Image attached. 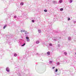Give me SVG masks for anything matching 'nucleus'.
<instances>
[{"label": "nucleus", "mask_w": 76, "mask_h": 76, "mask_svg": "<svg viewBox=\"0 0 76 76\" xmlns=\"http://www.w3.org/2000/svg\"><path fill=\"white\" fill-rule=\"evenodd\" d=\"M75 54L76 55V52L75 53Z\"/></svg>", "instance_id": "nucleus-35"}, {"label": "nucleus", "mask_w": 76, "mask_h": 76, "mask_svg": "<svg viewBox=\"0 0 76 76\" xmlns=\"http://www.w3.org/2000/svg\"><path fill=\"white\" fill-rule=\"evenodd\" d=\"M70 20V18H69L68 19V20Z\"/></svg>", "instance_id": "nucleus-28"}, {"label": "nucleus", "mask_w": 76, "mask_h": 76, "mask_svg": "<svg viewBox=\"0 0 76 76\" xmlns=\"http://www.w3.org/2000/svg\"><path fill=\"white\" fill-rule=\"evenodd\" d=\"M36 43L37 44H39V41H37L36 42Z\"/></svg>", "instance_id": "nucleus-12"}, {"label": "nucleus", "mask_w": 76, "mask_h": 76, "mask_svg": "<svg viewBox=\"0 0 76 76\" xmlns=\"http://www.w3.org/2000/svg\"><path fill=\"white\" fill-rule=\"evenodd\" d=\"M20 32H25V30H22L20 31Z\"/></svg>", "instance_id": "nucleus-22"}, {"label": "nucleus", "mask_w": 76, "mask_h": 76, "mask_svg": "<svg viewBox=\"0 0 76 76\" xmlns=\"http://www.w3.org/2000/svg\"><path fill=\"white\" fill-rule=\"evenodd\" d=\"M59 45L58 46V47H59Z\"/></svg>", "instance_id": "nucleus-37"}, {"label": "nucleus", "mask_w": 76, "mask_h": 76, "mask_svg": "<svg viewBox=\"0 0 76 76\" xmlns=\"http://www.w3.org/2000/svg\"><path fill=\"white\" fill-rule=\"evenodd\" d=\"M72 1H73L72 0H69V3H72Z\"/></svg>", "instance_id": "nucleus-18"}, {"label": "nucleus", "mask_w": 76, "mask_h": 76, "mask_svg": "<svg viewBox=\"0 0 76 76\" xmlns=\"http://www.w3.org/2000/svg\"><path fill=\"white\" fill-rule=\"evenodd\" d=\"M61 63H62V62H63V61H61Z\"/></svg>", "instance_id": "nucleus-33"}, {"label": "nucleus", "mask_w": 76, "mask_h": 76, "mask_svg": "<svg viewBox=\"0 0 76 76\" xmlns=\"http://www.w3.org/2000/svg\"><path fill=\"white\" fill-rule=\"evenodd\" d=\"M67 53H66V52H64V54L65 55H66Z\"/></svg>", "instance_id": "nucleus-24"}, {"label": "nucleus", "mask_w": 76, "mask_h": 76, "mask_svg": "<svg viewBox=\"0 0 76 76\" xmlns=\"http://www.w3.org/2000/svg\"><path fill=\"white\" fill-rule=\"evenodd\" d=\"M76 21H74V23H76Z\"/></svg>", "instance_id": "nucleus-32"}, {"label": "nucleus", "mask_w": 76, "mask_h": 76, "mask_svg": "<svg viewBox=\"0 0 76 76\" xmlns=\"http://www.w3.org/2000/svg\"><path fill=\"white\" fill-rule=\"evenodd\" d=\"M26 41H27V42H30V39H27L26 40Z\"/></svg>", "instance_id": "nucleus-11"}, {"label": "nucleus", "mask_w": 76, "mask_h": 76, "mask_svg": "<svg viewBox=\"0 0 76 76\" xmlns=\"http://www.w3.org/2000/svg\"><path fill=\"white\" fill-rule=\"evenodd\" d=\"M21 38H23V37H21Z\"/></svg>", "instance_id": "nucleus-36"}, {"label": "nucleus", "mask_w": 76, "mask_h": 76, "mask_svg": "<svg viewBox=\"0 0 76 76\" xmlns=\"http://www.w3.org/2000/svg\"><path fill=\"white\" fill-rule=\"evenodd\" d=\"M56 64L57 65V66H58V65H59V64H60V62H58L56 63Z\"/></svg>", "instance_id": "nucleus-13"}, {"label": "nucleus", "mask_w": 76, "mask_h": 76, "mask_svg": "<svg viewBox=\"0 0 76 76\" xmlns=\"http://www.w3.org/2000/svg\"><path fill=\"white\" fill-rule=\"evenodd\" d=\"M59 39H61V37H59L58 36H57L56 37V38L54 39L53 40L55 41H57V40H58Z\"/></svg>", "instance_id": "nucleus-2"}, {"label": "nucleus", "mask_w": 76, "mask_h": 76, "mask_svg": "<svg viewBox=\"0 0 76 76\" xmlns=\"http://www.w3.org/2000/svg\"><path fill=\"white\" fill-rule=\"evenodd\" d=\"M60 11H63V8H62L60 9Z\"/></svg>", "instance_id": "nucleus-19"}, {"label": "nucleus", "mask_w": 76, "mask_h": 76, "mask_svg": "<svg viewBox=\"0 0 76 76\" xmlns=\"http://www.w3.org/2000/svg\"><path fill=\"white\" fill-rule=\"evenodd\" d=\"M7 24L5 25L4 26V27H3V29H5V28H6V27H7Z\"/></svg>", "instance_id": "nucleus-6"}, {"label": "nucleus", "mask_w": 76, "mask_h": 76, "mask_svg": "<svg viewBox=\"0 0 76 76\" xmlns=\"http://www.w3.org/2000/svg\"><path fill=\"white\" fill-rule=\"evenodd\" d=\"M52 63H53V61H50L49 62L50 64H51Z\"/></svg>", "instance_id": "nucleus-20"}, {"label": "nucleus", "mask_w": 76, "mask_h": 76, "mask_svg": "<svg viewBox=\"0 0 76 76\" xmlns=\"http://www.w3.org/2000/svg\"><path fill=\"white\" fill-rule=\"evenodd\" d=\"M47 54H48V55H50V52H48L47 53Z\"/></svg>", "instance_id": "nucleus-14"}, {"label": "nucleus", "mask_w": 76, "mask_h": 76, "mask_svg": "<svg viewBox=\"0 0 76 76\" xmlns=\"http://www.w3.org/2000/svg\"><path fill=\"white\" fill-rule=\"evenodd\" d=\"M17 56L18 54L16 53H15L14 55V57H17Z\"/></svg>", "instance_id": "nucleus-7"}, {"label": "nucleus", "mask_w": 76, "mask_h": 76, "mask_svg": "<svg viewBox=\"0 0 76 76\" xmlns=\"http://www.w3.org/2000/svg\"><path fill=\"white\" fill-rule=\"evenodd\" d=\"M20 5H21V6H23V2L21 3Z\"/></svg>", "instance_id": "nucleus-15"}, {"label": "nucleus", "mask_w": 76, "mask_h": 76, "mask_svg": "<svg viewBox=\"0 0 76 76\" xmlns=\"http://www.w3.org/2000/svg\"><path fill=\"white\" fill-rule=\"evenodd\" d=\"M48 25L49 26H51L52 25V23L51 22H49Z\"/></svg>", "instance_id": "nucleus-5"}, {"label": "nucleus", "mask_w": 76, "mask_h": 76, "mask_svg": "<svg viewBox=\"0 0 76 76\" xmlns=\"http://www.w3.org/2000/svg\"><path fill=\"white\" fill-rule=\"evenodd\" d=\"M57 71H58V69H56V70L55 71V72H57Z\"/></svg>", "instance_id": "nucleus-23"}, {"label": "nucleus", "mask_w": 76, "mask_h": 76, "mask_svg": "<svg viewBox=\"0 0 76 76\" xmlns=\"http://www.w3.org/2000/svg\"><path fill=\"white\" fill-rule=\"evenodd\" d=\"M49 46H50V47H51V46H52V44L51 43H50L49 44Z\"/></svg>", "instance_id": "nucleus-17"}, {"label": "nucleus", "mask_w": 76, "mask_h": 76, "mask_svg": "<svg viewBox=\"0 0 76 76\" xmlns=\"http://www.w3.org/2000/svg\"><path fill=\"white\" fill-rule=\"evenodd\" d=\"M20 40H22V41H23V42H22L21 43L22 45L21 46L22 47H24L25 45H26V42H25V41L21 39H20Z\"/></svg>", "instance_id": "nucleus-1"}, {"label": "nucleus", "mask_w": 76, "mask_h": 76, "mask_svg": "<svg viewBox=\"0 0 76 76\" xmlns=\"http://www.w3.org/2000/svg\"><path fill=\"white\" fill-rule=\"evenodd\" d=\"M65 61H63V62H65Z\"/></svg>", "instance_id": "nucleus-34"}, {"label": "nucleus", "mask_w": 76, "mask_h": 76, "mask_svg": "<svg viewBox=\"0 0 76 76\" xmlns=\"http://www.w3.org/2000/svg\"><path fill=\"white\" fill-rule=\"evenodd\" d=\"M6 70L7 72H10V70H9V68L8 67H7V68L6 69Z\"/></svg>", "instance_id": "nucleus-3"}, {"label": "nucleus", "mask_w": 76, "mask_h": 76, "mask_svg": "<svg viewBox=\"0 0 76 76\" xmlns=\"http://www.w3.org/2000/svg\"><path fill=\"white\" fill-rule=\"evenodd\" d=\"M44 11L45 12H47V10H44Z\"/></svg>", "instance_id": "nucleus-21"}, {"label": "nucleus", "mask_w": 76, "mask_h": 76, "mask_svg": "<svg viewBox=\"0 0 76 76\" xmlns=\"http://www.w3.org/2000/svg\"><path fill=\"white\" fill-rule=\"evenodd\" d=\"M25 34H28V33H27V32H26L25 33Z\"/></svg>", "instance_id": "nucleus-29"}, {"label": "nucleus", "mask_w": 76, "mask_h": 76, "mask_svg": "<svg viewBox=\"0 0 76 76\" xmlns=\"http://www.w3.org/2000/svg\"><path fill=\"white\" fill-rule=\"evenodd\" d=\"M38 32L39 33H41V30L38 29Z\"/></svg>", "instance_id": "nucleus-9"}, {"label": "nucleus", "mask_w": 76, "mask_h": 76, "mask_svg": "<svg viewBox=\"0 0 76 76\" xmlns=\"http://www.w3.org/2000/svg\"><path fill=\"white\" fill-rule=\"evenodd\" d=\"M32 22H34V20H32Z\"/></svg>", "instance_id": "nucleus-27"}, {"label": "nucleus", "mask_w": 76, "mask_h": 76, "mask_svg": "<svg viewBox=\"0 0 76 76\" xmlns=\"http://www.w3.org/2000/svg\"><path fill=\"white\" fill-rule=\"evenodd\" d=\"M55 68V67H53L52 68V69H54Z\"/></svg>", "instance_id": "nucleus-31"}, {"label": "nucleus", "mask_w": 76, "mask_h": 76, "mask_svg": "<svg viewBox=\"0 0 76 76\" xmlns=\"http://www.w3.org/2000/svg\"><path fill=\"white\" fill-rule=\"evenodd\" d=\"M53 3L54 4H56L57 3V2L56 1H53Z\"/></svg>", "instance_id": "nucleus-4"}, {"label": "nucleus", "mask_w": 76, "mask_h": 76, "mask_svg": "<svg viewBox=\"0 0 76 76\" xmlns=\"http://www.w3.org/2000/svg\"><path fill=\"white\" fill-rule=\"evenodd\" d=\"M37 55H39V56L40 55V54H38V53H37L36 54Z\"/></svg>", "instance_id": "nucleus-30"}, {"label": "nucleus", "mask_w": 76, "mask_h": 76, "mask_svg": "<svg viewBox=\"0 0 76 76\" xmlns=\"http://www.w3.org/2000/svg\"><path fill=\"white\" fill-rule=\"evenodd\" d=\"M62 0H60L59 1V2L60 3H62Z\"/></svg>", "instance_id": "nucleus-16"}, {"label": "nucleus", "mask_w": 76, "mask_h": 76, "mask_svg": "<svg viewBox=\"0 0 76 76\" xmlns=\"http://www.w3.org/2000/svg\"><path fill=\"white\" fill-rule=\"evenodd\" d=\"M18 75H19V76H20V73H18Z\"/></svg>", "instance_id": "nucleus-25"}, {"label": "nucleus", "mask_w": 76, "mask_h": 76, "mask_svg": "<svg viewBox=\"0 0 76 76\" xmlns=\"http://www.w3.org/2000/svg\"><path fill=\"white\" fill-rule=\"evenodd\" d=\"M26 38L27 39H29V38L28 37H27V36H26Z\"/></svg>", "instance_id": "nucleus-8"}, {"label": "nucleus", "mask_w": 76, "mask_h": 76, "mask_svg": "<svg viewBox=\"0 0 76 76\" xmlns=\"http://www.w3.org/2000/svg\"><path fill=\"white\" fill-rule=\"evenodd\" d=\"M68 39L69 41H70L71 40V37H69L68 38Z\"/></svg>", "instance_id": "nucleus-10"}, {"label": "nucleus", "mask_w": 76, "mask_h": 76, "mask_svg": "<svg viewBox=\"0 0 76 76\" xmlns=\"http://www.w3.org/2000/svg\"><path fill=\"white\" fill-rule=\"evenodd\" d=\"M17 17L16 16H14V18H16V17Z\"/></svg>", "instance_id": "nucleus-26"}]
</instances>
